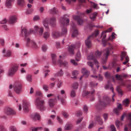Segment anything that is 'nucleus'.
I'll return each mask as SVG.
<instances>
[{
  "label": "nucleus",
  "instance_id": "f257e3e1",
  "mask_svg": "<svg viewBox=\"0 0 131 131\" xmlns=\"http://www.w3.org/2000/svg\"><path fill=\"white\" fill-rule=\"evenodd\" d=\"M29 34V33L26 29L24 28L22 29L20 35L23 37H24V40L26 41V45L27 46H31L32 47L34 48H38V47L34 41L32 40L30 41L29 38H27Z\"/></svg>",
  "mask_w": 131,
  "mask_h": 131
},
{
  "label": "nucleus",
  "instance_id": "f03ea898",
  "mask_svg": "<svg viewBox=\"0 0 131 131\" xmlns=\"http://www.w3.org/2000/svg\"><path fill=\"white\" fill-rule=\"evenodd\" d=\"M110 99L107 96H103L102 99H99V101L96 105L97 109L98 110H103L105 108L107 105L110 104Z\"/></svg>",
  "mask_w": 131,
  "mask_h": 131
},
{
  "label": "nucleus",
  "instance_id": "7ed1b4c3",
  "mask_svg": "<svg viewBox=\"0 0 131 131\" xmlns=\"http://www.w3.org/2000/svg\"><path fill=\"white\" fill-rule=\"evenodd\" d=\"M99 33V31L97 30H95L90 36H88L85 40V44L88 48H90L92 46L91 40L94 37L97 36Z\"/></svg>",
  "mask_w": 131,
  "mask_h": 131
},
{
  "label": "nucleus",
  "instance_id": "20e7f679",
  "mask_svg": "<svg viewBox=\"0 0 131 131\" xmlns=\"http://www.w3.org/2000/svg\"><path fill=\"white\" fill-rule=\"evenodd\" d=\"M35 102L37 108L40 111H43L46 109V107L43 105L44 101L41 100L40 98H37Z\"/></svg>",
  "mask_w": 131,
  "mask_h": 131
},
{
  "label": "nucleus",
  "instance_id": "39448f33",
  "mask_svg": "<svg viewBox=\"0 0 131 131\" xmlns=\"http://www.w3.org/2000/svg\"><path fill=\"white\" fill-rule=\"evenodd\" d=\"M113 49V46H111L109 48H107L104 50V58L102 59V63L104 64L106 63L108 57L110 55L111 51Z\"/></svg>",
  "mask_w": 131,
  "mask_h": 131
},
{
  "label": "nucleus",
  "instance_id": "423d86ee",
  "mask_svg": "<svg viewBox=\"0 0 131 131\" xmlns=\"http://www.w3.org/2000/svg\"><path fill=\"white\" fill-rule=\"evenodd\" d=\"M102 53V51L97 50L95 51L94 54L92 52L91 53L90 55L87 57V59L89 60L99 59L100 58Z\"/></svg>",
  "mask_w": 131,
  "mask_h": 131
},
{
  "label": "nucleus",
  "instance_id": "0eeeda50",
  "mask_svg": "<svg viewBox=\"0 0 131 131\" xmlns=\"http://www.w3.org/2000/svg\"><path fill=\"white\" fill-rule=\"evenodd\" d=\"M18 69L17 64H15L11 67L8 70V75L10 77L12 76L17 71Z\"/></svg>",
  "mask_w": 131,
  "mask_h": 131
},
{
  "label": "nucleus",
  "instance_id": "6e6552de",
  "mask_svg": "<svg viewBox=\"0 0 131 131\" xmlns=\"http://www.w3.org/2000/svg\"><path fill=\"white\" fill-rule=\"evenodd\" d=\"M22 87L21 84L19 82H16L13 86L15 92L18 94L21 92Z\"/></svg>",
  "mask_w": 131,
  "mask_h": 131
},
{
  "label": "nucleus",
  "instance_id": "1a4fd4ad",
  "mask_svg": "<svg viewBox=\"0 0 131 131\" xmlns=\"http://www.w3.org/2000/svg\"><path fill=\"white\" fill-rule=\"evenodd\" d=\"M80 44L79 42H78L76 44V46L73 44H72L69 46L68 50L69 53L73 55L74 54V49L75 48H79L80 47Z\"/></svg>",
  "mask_w": 131,
  "mask_h": 131
},
{
  "label": "nucleus",
  "instance_id": "9d476101",
  "mask_svg": "<svg viewBox=\"0 0 131 131\" xmlns=\"http://www.w3.org/2000/svg\"><path fill=\"white\" fill-rule=\"evenodd\" d=\"M66 17H69V15H65V17H62L60 18V20L61 22V25L62 26H67L69 24V19L67 18Z\"/></svg>",
  "mask_w": 131,
  "mask_h": 131
},
{
  "label": "nucleus",
  "instance_id": "9b49d317",
  "mask_svg": "<svg viewBox=\"0 0 131 131\" xmlns=\"http://www.w3.org/2000/svg\"><path fill=\"white\" fill-rule=\"evenodd\" d=\"M72 27V30L73 31V33L72 35V38L75 37L78 34V32L76 28V24L72 22L71 24Z\"/></svg>",
  "mask_w": 131,
  "mask_h": 131
},
{
  "label": "nucleus",
  "instance_id": "f8f14e48",
  "mask_svg": "<svg viewBox=\"0 0 131 131\" xmlns=\"http://www.w3.org/2000/svg\"><path fill=\"white\" fill-rule=\"evenodd\" d=\"M112 28L111 27H110L107 30L105 31H103L102 32L101 34V36L100 37V38L101 37H103L102 39V41L103 42V43H104V46H105V45L106 43V41L104 39L106 37V35L105 34V33L107 32H111L112 30Z\"/></svg>",
  "mask_w": 131,
  "mask_h": 131
},
{
  "label": "nucleus",
  "instance_id": "ddd939ff",
  "mask_svg": "<svg viewBox=\"0 0 131 131\" xmlns=\"http://www.w3.org/2000/svg\"><path fill=\"white\" fill-rule=\"evenodd\" d=\"M40 114L37 112L32 114L30 116V117L32 120L35 121L37 120L40 121Z\"/></svg>",
  "mask_w": 131,
  "mask_h": 131
},
{
  "label": "nucleus",
  "instance_id": "4468645a",
  "mask_svg": "<svg viewBox=\"0 0 131 131\" xmlns=\"http://www.w3.org/2000/svg\"><path fill=\"white\" fill-rule=\"evenodd\" d=\"M57 102L56 98L54 99H50L48 101V104L49 106L51 107H52L54 106L55 103Z\"/></svg>",
  "mask_w": 131,
  "mask_h": 131
},
{
  "label": "nucleus",
  "instance_id": "2eb2a0df",
  "mask_svg": "<svg viewBox=\"0 0 131 131\" xmlns=\"http://www.w3.org/2000/svg\"><path fill=\"white\" fill-rule=\"evenodd\" d=\"M5 113L6 114L8 115H14L16 114L13 109L9 107H8L5 109Z\"/></svg>",
  "mask_w": 131,
  "mask_h": 131
},
{
  "label": "nucleus",
  "instance_id": "dca6fc26",
  "mask_svg": "<svg viewBox=\"0 0 131 131\" xmlns=\"http://www.w3.org/2000/svg\"><path fill=\"white\" fill-rule=\"evenodd\" d=\"M29 104L27 102H23V108L25 112L27 113L29 111Z\"/></svg>",
  "mask_w": 131,
  "mask_h": 131
},
{
  "label": "nucleus",
  "instance_id": "f3484780",
  "mask_svg": "<svg viewBox=\"0 0 131 131\" xmlns=\"http://www.w3.org/2000/svg\"><path fill=\"white\" fill-rule=\"evenodd\" d=\"M51 35L53 38L54 39H56L62 36L60 32L56 31H53Z\"/></svg>",
  "mask_w": 131,
  "mask_h": 131
},
{
  "label": "nucleus",
  "instance_id": "a211bd4d",
  "mask_svg": "<svg viewBox=\"0 0 131 131\" xmlns=\"http://www.w3.org/2000/svg\"><path fill=\"white\" fill-rule=\"evenodd\" d=\"M2 53L4 54L3 56L4 57L8 58L11 56L12 52L10 50H7L6 51L4 49Z\"/></svg>",
  "mask_w": 131,
  "mask_h": 131
},
{
  "label": "nucleus",
  "instance_id": "6ab92c4d",
  "mask_svg": "<svg viewBox=\"0 0 131 131\" xmlns=\"http://www.w3.org/2000/svg\"><path fill=\"white\" fill-rule=\"evenodd\" d=\"M73 17L74 19L77 20L78 24L79 25H82L83 23V20L79 16L74 15L73 16Z\"/></svg>",
  "mask_w": 131,
  "mask_h": 131
},
{
  "label": "nucleus",
  "instance_id": "aec40b11",
  "mask_svg": "<svg viewBox=\"0 0 131 131\" xmlns=\"http://www.w3.org/2000/svg\"><path fill=\"white\" fill-rule=\"evenodd\" d=\"M17 20V18L16 16H12L10 17L9 22L10 24H12L16 22Z\"/></svg>",
  "mask_w": 131,
  "mask_h": 131
},
{
  "label": "nucleus",
  "instance_id": "412c9836",
  "mask_svg": "<svg viewBox=\"0 0 131 131\" xmlns=\"http://www.w3.org/2000/svg\"><path fill=\"white\" fill-rule=\"evenodd\" d=\"M81 72L83 75L85 77L87 78L90 74V72L85 69H83L81 70Z\"/></svg>",
  "mask_w": 131,
  "mask_h": 131
},
{
  "label": "nucleus",
  "instance_id": "4be33fe9",
  "mask_svg": "<svg viewBox=\"0 0 131 131\" xmlns=\"http://www.w3.org/2000/svg\"><path fill=\"white\" fill-rule=\"evenodd\" d=\"M105 76L106 78L111 79H112L113 82H115V80L114 77L112 76L110 73L108 72H105Z\"/></svg>",
  "mask_w": 131,
  "mask_h": 131
},
{
  "label": "nucleus",
  "instance_id": "5701e85b",
  "mask_svg": "<svg viewBox=\"0 0 131 131\" xmlns=\"http://www.w3.org/2000/svg\"><path fill=\"white\" fill-rule=\"evenodd\" d=\"M95 119L100 125H101L103 124V121L100 116H96Z\"/></svg>",
  "mask_w": 131,
  "mask_h": 131
},
{
  "label": "nucleus",
  "instance_id": "b1692460",
  "mask_svg": "<svg viewBox=\"0 0 131 131\" xmlns=\"http://www.w3.org/2000/svg\"><path fill=\"white\" fill-rule=\"evenodd\" d=\"M95 119L100 125H101L103 124V121L100 116H96Z\"/></svg>",
  "mask_w": 131,
  "mask_h": 131
},
{
  "label": "nucleus",
  "instance_id": "393cba45",
  "mask_svg": "<svg viewBox=\"0 0 131 131\" xmlns=\"http://www.w3.org/2000/svg\"><path fill=\"white\" fill-rule=\"evenodd\" d=\"M58 63L60 66H63L64 67H66L67 65V62L66 61H64L63 62L60 60H59L58 61Z\"/></svg>",
  "mask_w": 131,
  "mask_h": 131
},
{
  "label": "nucleus",
  "instance_id": "a878e982",
  "mask_svg": "<svg viewBox=\"0 0 131 131\" xmlns=\"http://www.w3.org/2000/svg\"><path fill=\"white\" fill-rule=\"evenodd\" d=\"M73 126L70 123H67L65 127V129L70 130L72 128Z\"/></svg>",
  "mask_w": 131,
  "mask_h": 131
},
{
  "label": "nucleus",
  "instance_id": "bb28decb",
  "mask_svg": "<svg viewBox=\"0 0 131 131\" xmlns=\"http://www.w3.org/2000/svg\"><path fill=\"white\" fill-rule=\"evenodd\" d=\"M48 21L49 19L46 18L43 20V22L44 26L47 29H48L49 28L48 23Z\"/></svg>",
  "mask_w": 131,
  "mask_h": 131
},
{
  "label": "nucleus",
  "instance_id": "cd10ccee",
  "mask_svg": "<svg viewBox=\"0 0 131 131\" xmlns=\"http://www.w3.org/2000/svg\"><path fill=\"white\" fill-rule=\"evenodd\" d=\"M50 24L53 26H54L56 25V20L55 18H51L50 20Z\"/></svg>",
  "mask_w": 131,
  "mask_h": 131
},
{
  "label": "nucleus",
  "instance_id": "c85d7f7f",
  "mask_svg": "<svg viewBox=\"0 0 131 131\" xmlns=\"http://www.w3.org/2000/svg\"><path fill=\"white\" fill-rule=\"evenodd\" d=\"M17 4L20 6H22L25 4V2L24 0H17Z\"/></svg>",
  "mask_w": 131,
  "mask_h": 131
},
{
  "label": "nucleus",
  "instance_id": "c756f323",
  "mask_svg": "<svg viewBox=\"0 0 131 131\" xmlns=\"http://www.w3.org/2000/svg\"><path fill=\"white\" fill-rule=\"evenodd\" d=\"M116 90L118 93L121 95L123 94V92L122 91L121 87L120 86H118L116 88Z\"/></svg>",
  "mask_w": 131,
  "mask_h": 131
},
{
  "label": "nucleus",
  "instance_id": "7c9ffc66",
  "mask_svg": "<svg viewBox=\"0 0 131 131\" xmlns=\"http://www.w3.org/2000/svg\"><path fill=\"white\" fill-rule=\"evenodd\" d=\"M12 1V0H7L6 2V5L7 7L9 8H10L11 7V2Z\"/></svg>",
  "mask_w": 131,
  "mask_h": 131
},
{
  "label": "nucleus",
  "instance_id": "2f4dec72",
  "mask_svg": "<svg viewBox=\"0 0 131 131\" xmlns=\"http://www.w3.org/2000/svg\"><path fill=\"white\" fill-rule=\"evenodd\" d=\"M44 67L45 68L44 69V72H45V74L44 75V77H46L47 75H48V73L47 72H50V70H49L48 69H48L49 67L48 66H45Z\"/></svg>",
  "mask_w": 131,
  "mask_h": 131
},
{
  "label": "nucleus",
  "instance_id": "473e14b6",
  "mask_svg": "<svg viewBox=\"0 0 131 131\" xmlns=\"http://www.w3.org/2000/svg\"><path fill=\"white\" fill-rule=\"evenodd\" d=\"M61 36H62L64 35H66L67 33V29L64 27L61 30Z\"/></svg>",
  "mask_w": 131,
  "mask_h": 131
},
{
  "label": "nucleus",
  "instance_id": "72a5a7b5",
  "mask_svg": "<svg viewBox=\"0 0 131 131\" xmlns=\"http://www.w3.org/2000/svg\"><path fill=\"white\" fill-rule=\"evenodd\" d=\"M51 56L52 58L53 63V64H55L56 63V56L54 54H51Z\"/></svg>",
  "mask_w": 131,
  "mask_h": 131
},
{
  "label": "nucleus",
  "instance_id": "f704fd0d",
  "mask_svg": "<svg viewBox=\"0 0 131 131\" xmlns=\"http://www.w3.org/2000/svg\"><path fill=\"white\" fill-rule=\"evenodd\" d=\"M129 102L130 101L128 99H125L123 102L124 105L126 107L128 106Z\"/></svg>",
  "mask_w": 131,
  "mask_h": 131
},
{
  "label": "nucleus",
  "instance_id": "c9c22d12",
  "mask_svg": "<svg viewBox=\"0 0 131 131\" xmlns=\"http://www.w3.org/2000/svg\"><path fill=\"white\" fill-rule=\"evenodd\" d=\"M81 55L80 52L78 51L76 54V59L77 61H79L80 59L81 58Z\"/></svg>",
  "mask_w": 131,
  "mask_h": 131
},
{
  "label": "nucleus",
  "instance_id": "e433bc0d",
  "mask_svg": "<svg viewBox=\"0 0 131 131\" xmlns=\"http://www.w3.org/2000/svg\"><path fill=\"white\" fill-rule=\"evenodd\" d=\"M128 119L129 120L128 126L129 128L131 129V114H129L128 115Z\"/></svg>",
  "mask_w": 131,
  "mask_h": 131
},
{
  "label": "nucleus",
  "instance_id": "4c0bfd02",
  "mask_svg": "<svg viewBox=\"0 0 131 131\" xmlns=\"http://www.w3.org/2000/svg\"><path fill=\"white\" fill-rule=\"evenodd\" d=\"M50 36V33L48 32H45L43 34V37L44 38L46 39L49 38Z\"/></svg>",
  "mask_w": 131,
  "mask_h": 131
},
{
  "label": "nucleus",
  "instance_id": "58836bf2",
  "mask_svg": "<svg viewBox=\"0 0 131 131\" xmlns=\"http://www.w3.org/2000/svg\"><path fill=\"white\" fill-rule=\"evenodd\" d=\"M126 53L125 52H122L121 55V60L122 61L123 60L124 57H126Z\"/></svg>",
  "mask_w": 131,
  "mask_h": 131
},
{
  "label": "nucleus",
  "instance_id": "ea45409f",
  "mask_svg": "<svg viewBox=\"0 0 131 131\" xmlns=\"http://www.w3.org/2000/svg\"><path fill=\"white\" fill-rule=\"evenodd\" d=\"M110 84H107L105 86V88L106 89H110L112 91V92L114 93V89L113 87L112 86L110 87Z\"/></svg>",
  "mask_w": 131,
  "mask_h": 131
},
{
  "label": "nucleus",
  "instance_id": "a19ab883",
  "mask_svg": "<svg viewBox=\"0 0 131 131\" xmlns=\"http://www.w3.org/2000/svg\"><path fill=\"white\" fill-rule=\"evenodd\" d=\"M79 73V71L77 70H75L73 71L72 72L73 75L74 76L73 77H72V78H76V76L78 75Z\"/></svg>",
  "mask_w": 131,
  "mask_h": 131
},
{
  "label": "nucleus",
  "instance_id": "79ce46f5",
  "mask_svg": "<svg viewBox=\"0 0 131 131\" xmlns=\"http://www.w3.org/2000/svg\"><path fill=\"white\" fill-rule=\"evenodd\" d=\"M47 46L45 44L43 45L41 47V49L44 52L46 51L47 50Z\"/></svg>",
  "mask_w": 131,
  "mask_h": 131
},
{
  "label": "nucleus",
  "instance_id": "37998d69",
  "mask_svg": "<svg viewBox=\"0 0 131 131\" xmlns=\"http://www.w3.org/2000/svg\"><path fill=\"white\" fill-rule=\"evenodd\" d=\"M10 131H17L16 128L14 126H11L9 127Z\"/></svg>",
  "mask_w": 131,
  "mask_h": 131
},
{
  "label": "nucleus",
  "instance_id": "c03bdc74",
  "mask_svg": "<svg viewBox=\"0 0 131 131\" xmlns=\"http://www.w3.org/2000/svg\"><path fill=\"white\" fill-rule=\"evenodd\" d=\"M27 80L29 82H31L32 81L31 76L30 75H27L26 77Z\"/></svg>",
  "mask_w": 131,
  "mask_h": 131
},
{
  "label": "nucleus",
  "instance_id": "a18cd8bd",
  "mask_svg": "<svg viewBox=\"0 0 131 131\" xmlns=\"http://www.w3.org/2000/svg\"><path fill=\"white\" fill-rule=\"evenodd\" d=\"M70 95L71 97H72L75 96L76 95V93L74 90H72L71 91L70 93Z\"/></svg>",
  "mask_w": 131,
  "mask_h": 131
},
{
  "label": "nucleus",
  "instance_id": "49530a36",
  "mask_svg": "<svg viewBox=\"0 0 131 131\" xmlns=\"http://www.w3.org/2000/svg\"><path fill=\"white\" fill-rule=\"evenodd\" d=\"M60 100L61 103L63 105H64L66 104V102L65 100L64 99L63 97H62L60 99Z\"/></svg>",
  "mask_w": 131,
  "mask_h": 131
},
{
  "label": "nucleus",
  "instance_id": "de8ad7c7",
  "mask_svg": "<svg viewBox=\"0 0 131 131\" xmlns=\"http://www.w3.org/2000/svg\"><path fill=\"white\" fill-rule=\"evenodd\" d=\"M39 36H41L43 32V28L42 27H41L39 29Z\"/></svg>",
  "mask_w": 131,
  "mask_h": 131
},
{
  "label": "nucleus",
  "instance_id": "09e8293b",
  "mask_svg": "<svg viewBox=\"0 0 131 131\" xmlns=\"http://www.w3.org/2000/svg\"><path fill=\"white\" fill-rule=\"evenodd\" d=\"M43 88L45 91H47L48 90L49 87L48 85L46 84H44L43 85Z\"/></svg>",
  "mask_w": 131,
  "mask_h": 131
},
{
  "label": "nucleus",
  "instance_id": "8fccbe9b",
  "mask_svg": "<svg viewBox=\"0 0 131 131\" xmlns=\"http://www.w3.org/2000/svg\"><path fill=\"white\" fill-rule=\"evenodd\" d=\"M62 114L63 116L66 118H67L69 117V115L66 112L63 111Z\"/></svg>",
  "mask_w": 131,
  "mask_h": 131
},
{
  "label": "nucleus",
  "instance_id": "3c124183",
  "mask_svg": "<svg viewBox=\"0 0 131 131\" xmlns=\"http://www.w3.org/2000/svg\"><path fill=\"white\" fill-rule=\"evenodd\" d=\"M50 13L53 14H54L57 13V12L56 11L55 8L51 9L50 10Z\"/></svg>",
  "mask_w": 131,
  "mask_h": 131
},
{
  "label": "nucleus",
  "instance_id": "603ef678",
  "mask_svg": "<svg viewBox=\"0 0 131 131\" xmlns=\"http://www.w3.org/2000/svg\"><path fill=\"white\" fill-rule=\"evenodd\" d=\"M90 92L88 91H84L82 94V95L83 96H84L87 95Z\"/></svg>",
  "mask_w": 131,
  "mask_h": 131
},
{
  "label": "nucleus",
  "instance_id": "864d4df0",
  "mask_svg": "<svg viewBox=\"0 0 131 131\" xmlns=\"http://www.w3.org/2000/svg\"><path fill=\"white\" fill-rule=\"evenodd\" d=\"M57 74L59 76H61L63 74V72L62 71V69H61L60 71H59L57 73Z\"/></svg>",
  "mask_w": 131,
  "mask_h": 131
},
{
  "label": "nucleus",
  "instance_id": "5fc2aeb1",
  "mask_svg": "<svg viewBox=\"0 0 131 131\" xmlns=\"http://www.w3.org/2000/svg\"><path fill=\"white\" fill-rule=\"evenodd\" d=\"M125 59L126 61L124 62H123V64H126L127 63L129 60V58L128 57V56H127L125 58Z\"/></svg>",
  "mask_w": 131,
  "mask_h": 131
},
{
  "label": "nucleus",
  "instance_id": "6e6d98bb",
  "mask_svg": "<svg viewBox=\"0 0 131 131\" xmlns=\"http://www.w3.org/2000/svg\"><path fill=\"white\" fill-rule=\"evenodd\" d=\"M78 83H74L73 84V88L75 89H77L78 88Z\"/></svg>",
  "mask_w": 131,
  "mask_h": 131
},
{
  "label": "nucleus",
  "instance_id": "4d7b16f0",
  "mask_svg": "<svg viewBox=\"0 0 131 131\" xmlns=\"http://www.w3.org/2000/svg\"><path fill=\"white\" fill-rule=\"evenodd\" d=\"M108 114L107 113H105L103 114V117L105 121H106L107 119Z\"/></svg>",
  "mask_w": 131,
  "mask_h": 131
},
{
  "label": "nucleus",
  "instance_id": "13d9d810",
  "mask_svg": "<svg viewBox=\"0 0 131 131\" xmlns=\"http://www.w3.org/2000/svg\"><path fill=\"white\" fill-rule=\"evenodd\" d=\"M90 84L91 86L92 87H95L96 86L98 85V83H96L95 84V83L93 82H90Z\"/></svg>",
  "mask_w": 131,
  "mask_h": 131
},
{
  "label": "nucleus",
  "instance_id": "bf43d9fd",
  "mask_svg": "<svg viewBox=\"0 0 131 131\" xmlns=\"http://www.w3.org/2000/svg\"><path fill=\"white\" fill-rule=\"evenodd\" d=\"M122 76L118 74H116L115 75L116 78L117 80H121L122 79Z\"/></svg>",
  "mask_w": 131,
  "mask_h": 131
},
{
  "label": "nucleus",
  "instance_id": "052dcab7",
  "mask_svg": "<svg viewBox=\"0 0 131 131\" xmlns=\"http://www.w3.org/2000/svg\"><path fill=\"white\" fill-rule=\"evenodd\" d=\"M58 80L59 81V82L58 83L57 86L59 88H60V87L62 85L63 83L62 82L60 81L59 80Z\"/></svg>",
  "mask_w": 131,
  "mask_h": 131
},
{
  "label": "nucleus",
  "instance_id": "680f3d73",
  "mask_svg": "<svg viewBox=\"0 0 131 131\" xmlns=\"http://www.w3.org/2000/svg\"><path fill=\"white\" fill-rule=\"evenodd\" d=\"M88 64L91 67V68H93V62H92L89 61L87 62Z\"/></svg>",
  "mask_w": 131,
  "mask_h": 131
},
{
  "label": "nucleus",
  "instance_id": "e2e57ef3",
  "mask_svg": "<svg viewBox=\"0 0 131 131\" xmlns=\"http://www.w3.org/2000/svg\"><path fill=\"white\" fill-rule=\"evenodd\" d=\"M111 131H116L115 128L113 125H112L111 126Z\"/></svg>",
  "mask_w": 131,
  "mask_h": 131
},
{
  "label": "nucleus",
  "instance_id": "0e129e2a",
  "mask_svg": "<svg viewBox=\"0 0 131 131\" xmlns=\"http://www.w3.org/2000/svg\"><path fill=\"white\" fill-rule=\"evenodd\" d=\"M98 77V80L99 81H101L103 80V78L102 76L100 75V74H99L98 75H97Z\"/></svg>",
  "mask_w": 131,
  "mask_h": 131
},
{
  "label": "nucleus",
  "instance_id": "69168bd1",
  "mask_svg": "<svg viewBox=\"0 0 131 131\" xmlns=\"http://www.w3.org/2000/svg\"><path fill=\"white\" fill-rule=\"evenodd\" d=\"M0 131H6V129L2 125H0Z\"/></svg>",
  "mask_w": 131,
  "mask_h": 131
},
{
  "label": "nucleus",
  "instance_id": "338daca9",
  "mask_svg": "<svg viewBox=\"0 0 131 131\" xmlns=\"http://www.w3.org/2000/svg\"><path fill=\"white\" fill-rule=\"evenodd\" d=\"M7 21V20L5 18L1 21V24H6Z\"/></svg>",
  "mask_w": 131,
  "mask_h": 131
},
{
  "label": "nucleus",
  "instance_id": "774afa93",
  "mask_svg": "<svg viewBox=\"0 0 131 131\" xmlns=\"http://www.w3.org/2000/svg\"><path fill=\"white\" fill-rule=\"evenodd\" d=\"M36 95L40 96H41L42 95V94L41 92L39 90H37L36 91Z\"/></svg>",
  "mask_w": 131,
  "mask_h": 131
}]
</instances>
